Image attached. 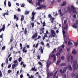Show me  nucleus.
Instances as JSON below:
<instances>
[{"instance_id":"64","label":"nucleus","mask_w":78,"mask_h":78,"mask_svg":"<svg viewBox=\"0 0 78 78\" xmlns=\"http://www.w3.org/2000/svg\"><path fill=\"white\" fill-rule=\"evenodd\" d=\"M23 74H21L20 75V78H23Z\"/></svg>"},{"instance_id":"43","label":"nucleus","mask_w":78,"mask_h":78,"mask_svg":"<svg viewBox=\"0 0 78 78\" xmlns=\"http://www.w3.org/2000/svg\"><path fill=\"white\" fill-rule=\"evenodd\" d=\"M21 60H22V57H20L18 59V61L19 62H20V61H21Z\"/></svg>"},{"instance_id":"14","label":"nucleus","mask_w":78,"mask_h":78,"mask_svg":"<svg viewBox=\"0 0 78 78\" xmlns=\"http://www.w3.org/2000/svg\"><path fill=\"white\" fill-rule=\"evenodd\" d=\"M14 19H16V21H17L19 20V17L18 16H16V15H14Z\"/></svg>"},{"instance_id":"21","label":"nucleus","mask_w":78,"mask_h":78,"mask_svg":"<svg viewBox=\"0 0 78 78\" xmlns=\"http://www.w3.org/2000/svg\"><path fill=\"white\" fill-rule=\"evenodd\" d=\"M72 53L73 54H74V55H75L76 54V51L75 49H73L72 51Z\"/></svg>"},{"instance_id":"38","label":"nucleus","mask_w":78,"mask_h":78,"mask_svg":"<svg viewBox=\"0 0 78 78\" xmlns=\"http://www.w3.org/2000/svg\"><path fill=\"white\" fill-rule=\"evenodd\" d=\"M29 14V11H26L25 12V15H27V14Z\"/></svg>"},{"instance_id":"5","label":"nucleus","mask_w":78,"mask_h":78,"mask_svg":"<svg viewBox=\"0 0 78 78\" xmlns=\"http://www.w3.org/2000/svg\"><path fill=\"white\" fill-rule=\"evenodd\" d=\"M44 46L43 47L42 46H40V48L38 50V51L40 50V52L41 53H44Z\"/></svg>"},{"instance_id":"40","label":"nucleus","mask_w":78,"mask_h":78,"mask_svg":"<svg viewBox=\"0 0 78 78\" xmlns=\"http://www.w3.org/2000/svg\"><path fill=\"white\" fill-rule=\"evenodd\" d=\"M69 58H71V61H72L73 60V56L72 55H71V56L69 57Z\"/></svg>"},{"instance_id":"33","label":"nucleus","mask_w":78,"mask_h":78,"mask_svg":"<svg viewBox=\"0 0 78 78\" xmlns=\"http://www.w3.org/2000/svg\"><path fill=\"white\" fill-rule=\"evenodd\" d=\"M30 23H31V25L32 26V28H33L34 27V23H31V21Z\"/></svg>"},{"instance_id":"13","label":"nucleus","mask_w":78,"mask_h":78,"mask_svg":"<svg viewBox=\"0 0 78 78\" xmlns=\"http://www.w3.org/2000/svg\"><path fill=\"white\" fill-rule=\"evenodd\" d=\"M26 47L24 46L23 48L22 51L23 53H26L27 52V50H26Z\"/></svg>"},{"instance_id":"12","label":"nucleus","mask_w":78,"mask_h":78,"mask_svg":"<svg viewBox=\"0 0 78 78\" xmlns=\"http://www.w3.org/2000/svg\"><path fill=\"white\" fill-rule=\"evenodd\" d=\"M18 63H19V62H17V64H13L12 65V69H14V68H15V67H16V66H17V65H18Z\"/></svg>"},{"instance_id":"1","label":"nucleus","mask_w":78,"mask_h":78,"mask_svg":"<svg viewBox=\"0 0 78 78\" xmlns=\"http://www.w3.org/2000/svg\"><path fill=\"white\" fill-rule=\"evenodd\" d=\"M71 8H72V9L70 8H69V12H72V11L73 13H75L77 14L78 13V12L76 11V9L75 7H74L73 5H71Z\"/></svg>"},{"instance_id":"7","label":"nucleus","mask_w":78,"mask_h":78,"mask_svg":"<svg viewBox=\"0 0 78 78\" xmlns=\"http://www.w3.org/2000/svg\"><path fill=\"white\" fill-rule=\"evenodd\" d=\"M76 66V61L75 60H74L73 61V66L74 69H77L76 68H75Z\"/></svg>"},{"instance_id":"58","label":"nucleus","mask_w":78,"mask_h":78,"mask_svg":"<svg viewBox=\"0 0 78 78\" xmlns=\"http://www.w3.org/2000/svg\"><path fill=\"white\" fill-rule=\"evenodd\" d=\"M6 1L5 0V2H4V5H5V6H6Z\"/></svg>"},{"instance_id":"17","label":"nucleus","mask_w":78,"mask_h":78,"mask_svg":"<svg viewBox=\"0 0 78 78\" xmlns=\"http://www.w3.org/2000/svg\"><path fill=\"white\" fill-rule=\"evenodd\" d=\"M58 11L60 14L61 16H63V14H62V13L61 12V9H60L59 10H58Z\"/></svg>"},{"instance_id":"23","label":"nucleus","mask_w":78,"mask_h":78,"mask_svg":"<svg viewBox=\"0 0 78 78\" xmlns=\"http://www.w3.org/2000/svg\"><path fill=\"white\" fill-rule=\"evenodd\" d=\"M27 29L25 28L24 30V34L25 35H27Z\"/></svg>"},{"instance_id":"45","label":"nucleus","mask_w":78,"mask_h":78,"mask_svg":"<svg viewBox=\"0 0 78 78\" xmlns=\"http://www.w3.org/2000/svg\"><path fill=\"white\" fill-rule=\"evenodd\" d=\"M62 33L63 35H64V34L66 33V31H65L64 30H62Z\"/></svg>"},{"instance_id":"34","label":"nucleus","mask_w":78,"mask_h":78,"mask_svg":"<svg viewBox=\"0 0 78 78\" xmlns=\"http://www.w3.org/2000/svg\"><path fill=\"white\" fill-rule=\"evenodd\" d=\"M71 76L72 77H74L75 76V74L74 73H72L71 74Z\"/></svg>"},{"instance_id":"35","label":"nucleus","mask_w":78,"mask_h":78,"mask_svg":"<svg viewBox=\"0 0 78 78\" xmlns=\"http://www.w3.org/2000/svg\"><path fill=\"white\" fill-rule=\"evenodd\" d=\"M8 6L9 7L11 6V2L9 1L8 2Z\"/></svg>"},{"instance_id":"29","label":"nucleus","mask_w":78,"mask_h":78,"mask_svg":"<svg viewBox=\"0 0 78 78\" xmlns=\"http://www.w3.org/2000/svg\"><path fill=\"white\" fill-rule=\"evenodd\" d=\"M61 60H62V61H64L65 59V58H64V56H62L61 57Z\"/></svg>"},{"instance_id":"20","label":"nucleus","mask_w":78,"mask_h":78,"mask_svg":"<svg viewBox=\"0 0 78 78\" xmlns=\"http://www.w3.org/2000/svg\"><path fill=\"white\" fill-rule=\"evenodd\" d=\"M66 66V63H61L59 65L60 67H62V66Z\"/></svg>"},{"instance_id":"61","label":"nucleus","mask_w":78,"mask_h":78,"mask_svg":"<svg viewBox=\"0 0 78 78\" xmlns=\"http://www.w3.org/2000/svg\"><path fill=\"white\" fill-rule=\"evenodd\" d=\"M26 47L27 48H30V45H27Z\"/></svg>"},{"instance_id":"16","label":"nucleus","mask_w":78,"mask_h":78,"mask_svg":"<svg viewBox=\"0 0 78 78\" xmlns=\"http://www.w3.org/2000/svg\"><path fill=\"white\" fill-rule=\"evenodd\" d=\"M64 42L66 44L68 43V45H69V38H66V40L64 41Z\"/></svg>"},{"instance_id":"25","label":"nucleus","mask_w":78,"mask_h":78,"mask_svg":"<svg viewBox=\"0 0 78 78\" xmlns=\"http://www.w3.org/2000/svg\"><path fill=\"white\" fill-rule=\"evenodd\" d=\"M36 6H37V5H38V6H41V3H40V2H38L37 3H36Z\"/></svg>"},{"instance_id":"28","label":"nucleus","mask_w":78,"mask_h":78,"mask_svg":"<svg viewBox=\"0 0 78 78\" xmlns=\"http://www.w3.org/2000/svg\"><path fill=\"white\" fill-rule=\"evenodd\" d=\"M38 64H39V65H40V66H41L40 67L41 68V67H42V66H43L42 64V63H41L40 62H38Z\"/></svg>"},{"instance_id":"54","label":"nucleus","mask_w":78,"mask_h":78,"mask_svg":"<svg viewBox=\"0 0 78 78\" xmlns=\"http://www.w3.org/2000/svg\"><path fill=\"white\" fill-rule=\"evenodd\" d=\"M5 46H3L2 48V50H5Z\"/></svg>"},{"instance_id":"41","label":"nucleus","mask_w":78,"mask_h":78,"mask_svg":"<svg viewBox=\"0 0 78 78\" xmlns=\"http://www.w3.org/2000/svg\"><path fill=\"white\" fill-rule=\"evenodd\" d=\"M40 43L41 45L44 46L45 45V44H44V43L43 41H41Z\"/></svg>"},{"instance_id":"18","label":"nucleus","mask_w":78,"mask_h":78,"mask_svg":"<svg viewBox=\"0 0 78 78\" xmlns=\"http://www.w3.org/2000/svg\"><path fill=\"white\" fill-rule=\"evenodd\" d=\"M59 72L60 73H65V72H66V69H64V70H63L62 71V69H60L59 70Z\"/></svg>"},{"instance_id":"49","label":"nucleus","mask_w":78,"mask_h":78,"mask_svg":"<svg viewBox=\"0 0 78 78\" xmlns=\"http://www.w3.org/2000/svg\"><path fill=\"white\" fill-rule=\"evenodd\" d=\"M39 45V43H38L36 45L35 48H37L38 47V45Z\"/></svg>"},{"instance_id":"9","label":"nucleus","mask_w":78,"mask_h":78,"mask_svg":"<svg viewBox=\"0 0 78 78\" xmlns=\"http://www.w3.org/2000/svg\"><path fill=\"white\" fill-rule=\"evenodd\" d=\"M69 46L70 47H72V45H73V43L71 42V40L70 39H69Z\"/></svg>"},{"instance_id":"27","label":"nucleus","mask_w":78,"mask_h":78,"mask_svg":"<svg viewBox=\"0 0 78 78\" xmlns=\"http://www.w3.org/2000/svg\"><path fill=\"white\" fill-rule=\"evenodd\" d=\"M22 18H21V21H23V20H24V17L23 15H22L21 16Z\"/></svg>"},{"instance_id":"36","label":"nucleus","mask_w":78,"mask_h":78,"mask_svg":"<svg viewBox=\"0 0 78 78\" xmlns=\"http://www.w3.org/2000/svg\"><path fill=\"white\" fill-rule=\"evenodd\" d=\"M5 62H6L7 64H8V58H6V59Z\"/></svg>"},{"instance_id":"6","label":"nucleus","mask_w":78,"mask_h":78,"mask_svg":"<svg viewBox=\"0 0 78 78\" xmlns=\"http://www.w3.org/2000/svg\"><path fill=\"white\" fill-rule=\"evenodd\" d=\"M36 13H35L34 11H33L32 13V16L31 18V21H34V16H35V14H36Z\"/></svg>"},{"instance_id":"15","label":"nucleus","mask_w":78,"mask_h":78,"mask_svg":"<svg viewBox=\"0 0 78 78\" xmlns=\"http://www.w3.org/2000/svg\"><path fill=\"white\" fill-rule=\"evenodd\" d=\"M78 23V21L76 22V23L75 24H74V25L73 26V28H76L77 27H78V26H77V24Z\"/></svg>"},{"instance_id":"47","label":"nucleus","mask_w":78,"mask_h":78,"mask_svg":"<svg viewBox=\"0 0 78 78\" xmlns=\"http://www.w3.org/2000/svg\"><path fill=\"white\" fill-rule=\"evenodd\" d=\"M51 57H52V58H54L56 57L55 56V55H51Z\"/></svg>"},{"instance_id":"30","label":"nucleus","mask_w":78,"mask_h":78,"mask_svg":"<svg viewBox=\"0 0 78 78\" xmlns=\"http://www.w3.org/2000/svg\"><path fill=\"white\" fill-rule=\"evenodd\" d=\"M46 46L47 48H50V44L47 43L46 45Z\"/></svg>"},{"instance_id":"2","label":"nucleus","mask_w":78,"mask_h":78,"mask_svg":"<svg viewBox=\"0 0 78 78\" xmlns=\"http://www.w3.org/2000/svg\"><path fill=\"white\" fill-rule=\"evenodd\" d=\"M46 70L47 71H48V70H49V67H50L51 64V62L48 60L46 61Z\"/></svg>"},{"instance_id":"63","label":"nucleus","mask_w":78,"mask_h":78,"mask_svg":"<svg viewBox=\"0 0 78 78\" xmlns=\"http://www.w3.org/2000/svg\"><path fill=\"white\" fill-rule=\"evenodd\" d=\"M32 2V0H29L28 1V2L30 3H31V2Z\"/></svg>"},{"instance_id":"3","label":"nucleus","mask_w":78,"mask_h":78,"mask_svg":"<svg viewBox=\"0 0 78 78\" xmlns=\"http://www.w3.org/2000/svg\"><path fill=\"white\" fill-rule=\"evenodd\" d=\"M51 35H50L49 37H52V36L53 37H55V36H56V33L55 31L53 30H51Z\"/></svg>"},{"instance_id":"62","label":"nucleus","mask_w":78,"mask_h":78,"mask_svg":"<svg viewBox=\"0 0 78 78\" xmlns=\"http://www.w3.org/2000/svg\"><path fill=\"white\" fill-rule=\"evenodd\" d=\"M23 62H21V63H20L21 66H22V65H23Z\"/></svg>"},{"instance_id":"10","label":"nucleus","mask_w":78,"mask_h":78,"mask_svg":"<svg viewBox=\"0 0 78 78\" xmlns=\"http://www.w3.org/2000/svg\"><path fill=\"white\" fill-rule=\"evenodd\" d=\"M37 33H36L34 35H33L32 37V38L34 39L35 38H37Z\"/></svg>"},{"instance_id":"56","label":"nucleus","mask_w":78,"mask_h":78,"mask_svg":"<svg viewBox=\"0 0 78 78\" xmlns=\"http://www.w3.org/2000/svg\"><path fill=\"white\" fill-rule=\"evenodd\" d=\"M11 72H12V71H11V70H8V73H11Z\"/></svg>"},{"instance_id":"32","label":"nucleus","mask_w":78,"mask_h":78,"mask_svg":"<svg viewBox=\"0 0 78 78\" xmlns=\"http://www.w3.org/2000/svg\"><path fill=\"white\" fill-rule=\"evenodd\" d=\"M13 41V37L12 36L11 37V38L10 39V42H12Z\"/></svg>"},{"instance_id":"19","label":"nucleus","mask_w":78,"mask_h":78,"mask_svg":"<svg viewBox=\"0 0 78 78\" xmlns=\"http://www.w3.org/2000/svg\"><path fill=\"white\" fill-rule=\"evenodd\" d=\"M31 70H32V71H35V72H36V71H37V69H36V67L34 66V67L32 68Z\"/></svg>"},{"instance_id":"31","label":"nucleus","mask_w":78,"mask_h":78,"mask_svg":"<svg viewBox=\"0 0 78 78\" xmlns=\"http://www.w3.org/2000/svg\"><path fill=\"white\" fill-rule=\"evenodd\" d=\"M61 54H60V53L59 52H57V53L56 54V55L57 56H60Z\"/></svg>"},{"instance_id":"8","label":"nucleus","mask_w":78,"mask_h":78,"mask_svg":"<svg viewBox=\"0 0 78 78\" xmlns=\"http://www.w3.org/2000/svg\"><path fill=\"white\" fill-rule=\"evenodd\" d=\"M53 75V73H48L47 74V78H50V76H51Z\"/></svg>"},{"instance_id":"24","label":"nucleus","mask_w":78,"mask_h":78,"mask_svg":"<svg viewBox=\"0 0 78 78\" xmlns=\"http://www.w3.org/2000/svg\"><path fill=\"white\" fill-rule=\"evenodd\" d=\"M66 5V1L63 2L62 4L61 5L62 6H65Z\"/></svg>"},{"instance_id":"53","label":"nucleus","mask_w":78,"mask_h":78,"mask_svg":"<svg viewBox=\"0 0 78 78\" xmlns=\"http://www.w3.org/2000/svg\"><path fill=\"white\" fill-rule=\"evenodd\" d=\"M55 51H56V48H54L53 50L52 51V53H53Z\"/></svg>"},{"instance_id":"42","label":"nucleus","mask_w":78,"mask_h":78,"mask_svg":"<svg viewBox=\"0 0 78 78\" xmlns=\"http://www.w3.org/2000/svg\"><path fill=\"white\" fill-rule=\"evenodd\" d=\"M20 49L21 50V49H22V43H20Z\"/></svg>"},{"instance_id":"51","label":"nucleus","mask_w":78,"mask_h":78,"mask_svg":"<svg viewBox=\"0 0 78 78\" xmlns=\"http://www.w3.org/2000/svg\"><path fill=\"white\" fill-rule=\"evenodd\" d=\"M11 64H9L8 66V69H9L11 68Z\"/></svg>"},{"instance_id":"60","label":"nucleus","mask_w":78,"mask_h":78,"mask_svg":"<svg viewBox=\"0 0 78 78\" xmlns=\"http://www.w3.org/2000/svg\"><path fill=\"white\" fill-rule=\"evenodd\" d=\"M40 56H39V55H38L37 56V59H40Z\"/></svg>"},{"instance_id":"11","label":"nucleus","mask_w":78,"mask_h":78,"mask_svg":"<svg viewBox=\"0 0 78 78\" xmlns=\"http://www.w3.org/2000/svg\"><path fill=\"white\" fill-rule=\"evenodd\" d=\"M5 25H3L2 26V28L0 29V32H2V31H5Z\"/></svg>"},{"instance_id":"26","label":"nucleus","mask_w":78,"mask_h":78,"mask_svg":"<svg viewBox=\"0 0 78 78\" xmlns=\"http://www.w3.org/2000/svg\"><path fill=\"white\" fill-rule=\"evenodd\" d=\"M69 70H70V71L72 70V68L71 66L70 65L69 66Z\"/></svg>"},{"instance_id":"50","label":"nucleus","mask_w":78,"mask_h":78,"mask_svg":"<svg viewBox=\"0 0 78 78\" xmlns=\"http://www.w3.org/2000/svg\"><path fill=\"white\" fill-rule=\"evenodd\" d=\"M43 27H45V22H43L42 23Z\"/></svg>"},{"instance_id":"22","label":"nucleus","mask_w":78,"mask_h":78,"mask_svg":"<svg viewBox=\"0 0 78 78\" xmlns=\"http://www.w3.org/2000/svg\"><path fill=\"white\" fill-rule=\"evenodd\" d=\"M64 30H67L68 29V25H66L65 26L63 27Z\"/></svg>"},{"instance_id":"59","label":"nucleus","mask_w":78,"mask_h":78,"mask_svg":"<svg viewBox=\"0 0 78 78\" xmlns=\"http://www.w3.org/2000/svg\"><path fill=\"white\" fill-rule=\"evenodd\" d=\"M12 57H10L9 58V61H10V62H11V60H12Z\"/></svg>"},{"instance_id":"52","label":"nucleus","mask_w":78,"mask_h":78,"mask_svg":"<svg viewBox=\"0 0 78 78\" xmlns=\"http://www.w3.org/2000/svg\"><path fill=\"white\" fill-rule=\"evenodd\" d=\"M60 62L59 61H57L56 63V65L57 66H59V63H60Z\"/></svg>"},{"instance_id":"57","label":"nucleus","mask_w":78,"mask_h":78,"mask_svg":"<svg viewBox=\"0 0 78 78\" xmlns=\"http://www.w3.org/2000/svg\"><path fill=\"white\" fill-rule=\"evenodd\" d=\"M67 23V20H65L64 21V25H66Z\"/></svg>"},{"instance_id":"46","label":"nucleus","mask_w":78,"mask_h":78,"mask_svg":"<svg viewBox=\"0 0 78 78\" xmlns=\"http://www.w3.org/2000/svg\"><path fill=\"white\" fill-rule=\"evenodd\" d=\"M13 49V46H12V45L11 46V47L10 48V51H11V50H12Z\"/></svg>"},{"instance_id":"44","label":"nucleus","mask_w":78,"mask_h":78,"mask_svg":"<svg viewBox=\"0 0 78 78\" xmlns=\"http://www.w3.org/2000/svg\"><path fill=\"white\" fill-rule=\"evenodd\" d=\"M13 63H14V64H17V60L14 61Z\"/></svg>"},{"instance_id":"37","label":"nucleus","mask_w":78,"mask_h":78,"mask_svg":"<svg viewBox=\"0 0 78 78\" xmlns=\"http://www.w3.org/2000/svg\"><path fill=\"white\" fill-rule=\"evenodd\" d=\"M74 45L75 47H77V45H78V43L76 42H74Z\"/></svg>"},{"instance_id":"48","label":"nucleus","mask_w":78,"mask_h":78,"mask_svg":"<svg viewBox=\"0 0 78 78\" xmlns=\"http://www.w3.org/2000/svg\"><path fill=\"white\" fill-rule=\"evenodd\" d=\"M2 71H0V77H2Z\"/></svg>"},{"instance_id":"55","label":"nucleus","mask_w":78,"mask_h":78,"mask_svg":"<svg viewBox=\"0 0 78 78\" xmlns=\"http://www.w3.org/2000/svg\"><path fill=\"white\" fill-rule=\"evenodd\" d=\"M44 37H48V36H47V35L46 34H45Z\"/></svg>"},{"instance_id":"39","label":"nucleus","mask_w":78,"mask_h":78,"mask_svg":"<svg viewBox=\"0 0 78 78\" xmlns=\"http://www.w3.org/2000/svg\"><path fill=\"white\" fill-rule=\"evenodd\" d=\"M45 0H38V2H44Z\"/></svg>"},{"instance_id":"4","label":"nucleus","mask_w":78,"mask_h":78,"mask_svg":"<svg viewBox=\"0 0 78 78\" xmlns=\"http://www.w3.org/2000/svg\"><path fill=\"white\" fill-rule=\"evenodd\" d=\"M46 7H47V5H41L39 7H37L36 8V10H38L39 9H41L42 8H44V9H46Z\"/></svg>"}]
</instances>
